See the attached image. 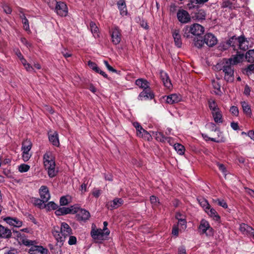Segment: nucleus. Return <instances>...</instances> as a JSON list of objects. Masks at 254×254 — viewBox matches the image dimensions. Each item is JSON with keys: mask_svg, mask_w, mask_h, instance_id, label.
<instances>
[{"mask_svg": "<svg viewBox=\"0 0 254 254\" xmlns=\"http://www.w3.org/2000/svg\"><path fill=\"white\" fill-rule=\"evenodd\" d=\"M231 59H223L216 65L217 69L222 70L224 73V79L228 82H232L234 79V69L231 64Z\"/></svg>", "mask_w": 254, "mask_h": 254, "instance_id": "nucleus-1", "label": "nucleus"}, {"mask_svg": "<svg viewBox=\"0 0 254 254\" xmlns=\"http://www.w3.org/2000/svg\"><path fill=\"white\" fill-rule=\"evenodd\" d=\"M52 233L58 242L63 243L65 241V238L72 234V229L65 222H62L61 227L55 226L52 230Z\"/></svg>", "mask_w": 254, "mask_h": 254, "instance_id": "nucleus-2", "label": "nucleus"}, {"mask_svg": "<svg viewBox=\"0 0 254 254\" xmlns=\"http://www.w3.org/2000/svg\"><path fill=\"white\" fill-rule=\"evenodd\" d=\"M31 244L26 247H30L28 253L30 254H48V250L42 246L38 245V242L36 240H32Z\"/></svg>", "mask_w": 254, "mask_h": 254, "instance_id": "nucleus-3", "label": "nucleus"}, {"mask_svg": "<svg viewBox=\"0 0 254 254\" xmlns=\"http://www.w3.org/2000/svg\"><path fill=\"white\" fill-rule=\"evenodd\" d=\"M198 231L201 234L210 236L213 234V229L210 227L209 222L205 219H202L198 227Z\"/></svg>", "mask_w": 254, "mask_h": 254, "instance_id": "nucleus-4", "label": "nucleus"}, {"mask_svg": "<svg viewBox=\"0 0 254 254\" xmlns=\"http://www.w3.org/2000/svg\"><path fill=\"white\" fill-rule=\"evenodd\" d=\"M56 3L55 11L61 16H65L68 13L66 5L63 2L53 0Z\"/></svg>", "mask_w": 254, "mask_h": 254, "instance_id": "nucleus-5", "label": "nucleus"}, {"mask_svg": "<svg viewBox=\"0 0 254 254\" xmlns=\"http://www.w3.org/2000/svg\"><path fill=\"white\" fill-rule=\"evenodd\" d=\"M13 233L14 235V238L16 239L20 244L27 246L29 245V244H30L33 243L31 240L28 238V237L24 234H21L19 232L13 231Z\"/></svg>", "mask_w": 254, "mask_h": 254, "instance_id": "nucleus-6", "label": "nucleus"}, {"mask_svg": "<svg viewBox=\"0 0 254 254\" xmlns=\"http://www.w3.org/2000/svg\"><path fill=\"white\" fill-rule=\"evenodd\" d=\"M112 41L115 45L120 43L121 40V31L119 27L115 26L111 30Z\"/></svg>", "mask_w": 254, "mask_h": 254, "instance_id": "nucleus-7", "label": "nucleus"}, {"mask_svg": "<svg viewBox=\"0 0 254 254\" xmlns=\"http://www.w3.org/2000/svg\"><path fill=\"white\" fill-rule=\"evenodd\" d=\"M177 18L178 20L182 23H188L191 20L190 16L188 12L184 9L179 10L178 11Z\"/></svg>", "mask_w": 254, "mask_h": 254, "instance_id": "nucleus-8", "label": "nucleus"}, {"mask_svg": "<svg viewBox=\"0 0 254 254\" xmlns=\"http://www.w3.org/2000/svg\"><path fill=\"white\" fill-rule=\"evenodd\" d=\"M90 216V214L88 211L80 208H79L76 216L77 220L80 222L86 221L89 218Z\"/></svg>", "mask_w": 254, "mask_h": 254, "instance_id": "nucleus-9", "label": "nucleus"}, {"mask_svg": "<svg viewBox=\"0 0 254 254\" xmlns=\"http://www.w3.org/2000/svg\"><path fill=\"white\" fill-rule=\"evenodd\" d=\"M154 95L151 91L150 88L143 89V91L140 93L138 95V99L139 100L152 99L154 98Z\"/></svg>", "mask_w": 254, "mask_h": 254, "instance_id": "nucleus-10", "label": "nucleus"}, {"mask_svg": "<svg viewBox=\"0 0 254 254\" xmlns=\"http://www.w3.org/2000/svg\"><path fill=\"white\" fill-rule=\"evenodd\" d=\"M204 42L209 47H213L217 44V39L211 33H207L204 36Z\"/></svg>", "mask_w": 254, "mask_h": 254, "instance_id": "nucleus-11", "label": "nucleus"}, {"mask_svg": "<svg viewBox=\"0 0 254 254\" xmlns=\"http://www.w3.org/2000/svg\"><path fill=\"white\" fill-rule=\"evenodd\" d=\"M3 219L6 223L14 227H20L22 225V221L15 217H6Z\"/></svg>", "mask_w": 254, "mask_h": 254, "instance_id": "nucleus-12", "label": "nucleus"}, {"mask_svg": "<svg viewBox=\"0 0 254 254\" xmlns=\"http://www.w3.org/2000/svg\"><path fill=\"white\" fill-rule=\"evenodd\" d=\"M39 193L44 202H47L50 198V194L47 187L42 186L39 189Z\"/></svg>", "mask_w": 254, "mask_h": 254, "instance_id": "nucleus-13", "label": "nucleus"}, {"mask_svg": "<svg viewBox=\"0 0 254 254\" xmlns=\"http://www.w3.org/2000/svg\"><path fill=\"white\" fill-rule=\"evenodd\" d=\"M239 48L240 50L245 51L249 48V42L245 37L241 35L238 37Z\"/></svg>", "mask_w": 254, "mask_h": 254, "instance_id": "nucleus-14", "label": "nucleus"}, {"mask_svg": "<svg viewBox=\"0 0 254 254\" xmlns=\"http://www.w3.org/2000/svg\"><path fill=\"white\" fill-rule=\"evenodd\" d=\"M44 166L54 165L55 164L54 157L51 152H47L43 156Z\"/></svg>", "mask_w": 254, "mask_h": 254, "instance_id": "nucleus-15", "label": "nucleus"}, {"mask_svg": "<svg viewBox=\"0 0 254 254\" xmlns=\"http://www.w3.org/2000/svg\"><path fill=\"white\" fill-rule=\"evenodd\" d=\"M172 33L174 38L175 45L178 48L181 47L182 42L181 40V36L180 33V30L178 29L173 30Z\"/></svg>", "mask_w": 254, "mask_h": 254, "instance_id": "nucleus-16", "label": "nucleus"}, {"mask_svg": "<svg viewBox=\"0 0 254 254\" xmlns=\"http://www.w3.org/2000/svg\"><path fill=\"white\" fill-rule=\"evenodd\" d=\"M12 237L11 230L0 224V238L9 239Z\"/></svg>", "mask_w": 254, "mask_h": 254, "instance_id": "nucleus-17", "label": "nucleus"}, {"mask_svg": "<svg viewBox=\"0 0 254 254\" xmlns=\"http://www.w3.org/2000/svg\"><path fill=\"white\" fill-rule=\"evenodd\" d=\"M124 201L122 198H116L109 202L107 206L108 208L114 209L118 208L123 204Z\"/></svg>", "mask_w": 254, "mask_h": 254, "instance_id": "nucleus-18", "label": "nucleus"}, {"mask_svg": "<svg viewBox=\"0 0 254 254\" xmlns=\"http://www.w3.org/2000/svg\"><path fill=\"white\" fill-rule=\"evenodd\" d=\"M191 34L198 36L203 33L204 28L199 24L195 23L190 26Z\"/></svg>", "mask_w": 254, "mask_h": 254, "instance_id": "nucleus-19", "label": "nucleus"}, {"mask_svg": "<svg viewBox=\"0 0 254 254\" xmlns=\"http://www.w3.org/2000/svg\"><path fill=\"white\" fill-rule=\"evenodd\" d=\"M164 98L165 97H163ZM181 100V97L177 94H172L166 97V101L170 104H173L178 103Z\"/></svg>", "mask_w": 254, "mask_h": 254, "instance_id": "nucleus-20", "label": "nucleus"}, {"mask_svg": "<svg viewBox=\"0 0 254 254\" xmlns=\"http://www.w3.org/2000/svg\"><path fill=\"white\" fill-rule=\"evenodd\" d=\"M91 235L94 240H103L104 239V232L101 229L97 230L92 229L91 231Z\"/></svg>", "mask_w": 254, "mask_h": 254, "instance_id": "nucleus-21", "label": "nucleus"}, {"mask_svg": "<svg viewBox=\"0 0 254 254\" xmlns=\"http://www.w3.org/2000/svg\"><path fill=\"white\" fill-rule=\"evenodd\" d=\"M160 77L165 87L170 88L172 87V83L168 75L163 71H160Z\"/></svg>", "mask_w": 254, "mask_h": 254, "instance_id": "nucleus-22", "label": "nucleus"}, {"mask_svg": "<svg viewBox=\"0 0 254 254\" xmlns=\"http://www.w3.org/2000/svg\"><path fill=\"white\" fill-rule=\"evenodd\" d=\"M244 57V54L237 51L236 55L233 56V57L229 58V59H231V64L234 65L242 62Z\"/></svg>", "mask_w": 254, "mask_h": 254, "instance_id": "nucleus-23", "label": "nucleus"}, {"mask_svg": "<svg viewBox=\"0 0 254 254\" xmlns=\"http://www.w3.org/2000/svg\"><path fill=\"white\" fill-rule=\"evenodd\" d=\"M135 84L143 90L150 88V83L143 78H139L136 80Z\"/></svg>", "mask_w": 254, "mask_h": 254, "instance_id": "nucleus-24", "label": "nucleus"}, {"mask_svg": "<svg viewBox=\"0 0 254 254\" xmlns=\"http://www.w3.org/2000/svg\"><path fill=\"white\" fill-rule=\"evenodd\" d=\"M117 5L120 11V14L122 16L127 15V14L126 4L124 0H120L117 2Z\"/></svg>", "mask_w": 254, "mask_h": 254, "instance_id": "nucleus-25", "label": "nucleus"}, {"mask_svg": "<svg viewBox=\"0 0 254 254\" xmlns=\"http://www.w3.org/2000/svg\"><path fill=\"white\" fill-rule=\"evenodd\" d=\"M205 211L209 216L212 217L215 221H218L220 220V217L214 209L210 208V206Z\"/></svg>", "mask_w": 254, "mask_h": 254, "instance_id": "nucleus-26", "label": "nucleus"}, {"mask_svg": "<svg viewBox=\"0 0 254 254\" xmlns=\"http://www.w3.org/2000/svg\"><path fill=\"white\" fill-rule=\"evenodd\" d=\"M49 139L50 142L53 145L56 146H59L60 145L58 134L57 132L55 131L53 134H50L49 135Z\"/></svg>", "mask_w": 254, "mask_h": 254, "instance_id": "nucleus-27", "label": "nucleus"}, {"mask_svg": "<svg viewBox=\"0 0 254 254\" xmlns=\"http://www.w3.org/2000/svg\"><path fill=\"white\" fill-rule=\"evenodd\" d=\"M212 113L214 122L217 124L223 123V118L221 111L220 110L213 112Z\"/></svg>", "mask_w": 254, "mask_h": 254, "instance_id": "nucleus-28", "label": "nucleus"}, {"mask_svg": "<svg viewBox=\"0 0 254 254\" xmlns=\"http://www.w3.org/2000/svg\"><path fill=\"white\" fill-rule=\"evenodd\" d=\"M55 166L56 164L48 165V166H45L46 169L48 171V175L50 178L55 177L58 173V171L56 170Z\"/></svg>", "mask_w": 254, "mask_h": 254, "instance_id": "nucleus-29", "label": "nucleus"}, {"mask_svg": "<svg viewBox=\"0 0 254 254\" xmlns=\"http://www.w3.org/2000/svg\"><path fill=\"white\" fill-rule=\"evenodd\" d=\"M238 43V38H236L235 36H233L231 38L229 39L228 41L226 42V48H224V49H226L228 47H232L234 48V50H236V45Z\"/></svg>", "mask_w": 254, "mask_h": 254, "instance_id": "nucleus-30", "label": "nucleus"}, {"mask_svg": "<svg viewBox=\"0 0 254 254\" xmlns=\"http://www.w3.org/2000/svg\"><path fill=\"white\" fill-rule=\"evenodd\" d=\"M239 229L244 234L250 235L253 228L247 224L242 223L240 225Z\"/></svg>", "mask_w": 254, "mask_h": 254, "instance_id": "nucleus-31", "label": "nucleus"}, {"mask_svg": "<svg viewBox=\"0 0 254 254\" xmlns=\"http://www.w3.org/2000/svg\"><path fill=\"white\" fill-rule=\"evenodd\" d=\"M32 147V143L29 140H25L22 143V150L23 151L29 152Z\"/></svg>", "mask_w": 254, "mask_h": 254, "instance_id": "nucleus-32", "label": "nucleus"}, {"mask_svg": "<svg viewBox=\"0 0 254 254\" xmlns=\"http://www.w3.org/2000/svg\"><path fill=\"white\" fill-rule=\"evenodd\" d=\"M245 58L249 63H254V49L249 50L246 54Z\"/></svg>", "mask_w": 254, "mask_h": 254, "instance_id": "nucleus-33", "label": "nucleus"}, {"mask_svg": "<svg viewBox=\"0 0 254 254\" xmlns=\"http://www.w3.org/2000/svg\"><path fill=\"white\" fill-rule=\"evenodd\" d=\"M244 112L248 115L251 114V109L250 106L247 102L245 101L241 102V103Z\"/></svg>", "mask_w": 254, "mask_h": 254, "instance_id": "nucleus-34", "label": "nucleus"}, {"mask_svg": "<svg viewBox=\"0 0 254 254\" xmlns=\"http://www.w3.org/2000/svg\"><path fill=\"white\" fill-rule=\"evenodd\" d=\"M69 212L68 208L63 207H60L56 210L55 211V214L56 215L60 216L69 214Z\"/></svg>", "mask_w": 254, "mask_h": 254, "instance_id": "nucleus-35", "label": "nucleus"}, {"mask_svg": "<svg viewBox=\"0 0 254 254\" xmlns=\"http://www.w3.org/2000/svg\"><path fill=\"white\" fill-rule=\"evenodd\" d=\"M208 105H209V108H210V109L211 111V113L220 110V109L218 107L217 103L214 100H209L208 101Z\"/></svg>", "mask_w": 254, "mask_h": 254, "instance_id": "nucleus-36", "label": "nucleus"}, {"mask_svg": "<svg viewBox=\"0 0 254 254\" xmlns=\"http://www.w3.org/2000/svg\"><path fill=\"white\" fill-rule=\"evenodd\" d=\"M174 148L180 155H183L184 153L185 147L182 144L180 143H175L174 144Z\"/></svg>", "mask_w": 254, "mask_h": 254, "instance_id": "nucleus-37", "label": "nucleus"}, {"mask_svg": "<svg viewBox=\"0 0 254 254\" xmlns=\"http://www.w3.org/2000/svg\"><path fill=\"white\" fill-rule=\"evenodd\" d=\"M197 200L200 205L203 208L205 211L206 210V209H208V207H209L210 205L206 199H205L204 198H198Z\"/></svg>", "mask_w": 254, "mask_h": 254, "instance_id": "nucleus-38", "label": "nucleus"}, {"mask_svg": "<svg viewBox=\"0 0 254 254\" xmlns=\"http://www.w3.org/2000/svg\"><path fill=\"white\" fill-rule=\"evenodd\" d=\"M154 136L158 141L160 142H165L166 141V137L164 136L163 133L161 132H155L153 133Z\"/></svg>", "mask_w": 254, "mask_h": 254, "instance_id": "nucleus-39", "label": "nucleus"}, {"mask_svg": "<svg viewBox=\"0 0 254 254\" xmlns=\"http://www.w3.org/2000/svg\"><path fill=\"white\" fill-rule=\"evenodd\" d=\"M212 85H213V88L215 89L214 92H215V94L217 95H221L222 93V92L220 90L221 86H220V84L217 81L214 80L212 81Z\"/></svg>", "mask_w": 254, "mask_h": 254, "instance_id": "nucleus-40", "label": "nucleus"}, {"mask_svg": "<svg viewBox=\"0 0 254 254\" xmlns=\"http://www.w3.org/2000/svg\"><path fill=\"white\" fill-rule=\"evenodd\" d=\"M190 34H191L190 26L187 25L183 29V36L187 38H190Z\"/></svg>", "mask_w": 254, "mask_h": 254, "instance_id": "nucleus-41", "label": "nucleus"}, {"mask_svg": "<svg viewBox=\"0 0 254 254\" xmlns=\"http://www.w3.org/2000/svg\"><path fill=\"white\" fill-rule=\"evenodd\" d=\"M70 199V197L68 195L62 196L60 200V205L62 206L67 205Z\"/></svg>", "mask_w": 254, "mask_h": 254, "instance_id": "nucleus-42", "label": "nucleus"}, {"mask_svg": "<svg viewBox=\"0 0 254 254\" xmlns=\"http://www.w3.org/2000/svg\"><path fill=\"white\" fill-rule=\"evenodd\" d=\"M29 169L30 166L25 164H22L18 166V171L21 173L26 172Z\"/></svg>", "mask_w": 254, "mask_h": 254, "instance_id": "nucleus-43", "label": "nucleus"}, {"mask_svg": "<svg viewBox=\"0 0 254 254\" xmlns=\"http://www.w3.org/2000/svg\"><path fill=\"white\" fill-rule=\"evenodd\" d=\"M45 207L48 210H50L51 209L55 210L57 208L58 205L53 201H50L45 205Z\"/></svg>", "mask_w": 254, "mask_h": 254, "instance_id": "nucleus-44", "label": "nucleus"}, {"mask_svg": "<svg viewBox=\"0 0 254 254\" xmlns=\"http://www.w3.org/2000/svg\"><path fill=\"white\" fill-rule=\"evenodd\" d=\"M136 135L139 137H146L149 135L148 132L143 128V130L139 129L136 131Z\"/></svg>", "mask_w": 254, "mask_h": 254, "instance_id": "nucleus-45", "label": "nucleus"}, {"mask_svg": "<svg viewBox=\"0 0 254 254\" xmlns=\"http://www.w3.org/2000/svg\"><path fill=\"white\" fill-rule=\"evenodd\" d=\"M88 65L90 67V68L94 70L96 72V71H99V67L96 63L89 61L88 62Z\"/></svg>", "mask_w": 254, "mask_h": 254, "instance_id": "nucleus-46", "label": "nucleus"}, {"mask_svg": "<svg viewBox=\"0 0 254 254\" xmlns=\"http://www.w3.org/2000/svg\"><path fill=\"white\" fill-rule=\"evenodd\" d=\"M90 27L91 32L93 34H97L98 31V28L94 22H91L90 23Z\"/></svg>", "mask_w": 254, "mask_h": 254, "instance_id": "nucleus-47", "label": "nucleus"}, {"mask_svg": "<svg viewBox=\"0 0 254 254\" xmlns=\"http://www.w3.org/2000/svg\"><path fill=\"white\" fill-rule=\"evenodd\" d=\"M22 23L23 24L24 29L27 31H29L30 28L28 19L26 18H23L22 21Z\"/></svg>", "mask_w": 254, "mask_h": 254, "instance_id": "nucleus-48", "label": "nucleus"}, {"mask_svg": "<svg viewBox=\"0 0 254 254\" xmlns=\"http://www.w3.org/2000/svg\"><path fill=\"white\" fill-rule=\"evenodd\" d=\"M2 7L3 9V11L6 14H10L12 10L11 8L9 7L8 5L6 3H3L2 4Z\"/></svg>", "mask_w": 254, "mask_h": 254, "instance_id": "nucleus-49", "label": "nucleus"}, {"mask_svg": "<svg viewBox=\"0 0 254 254\" xmlns=\"http://www.w3.org/2000/svg\"><path fill=\"white\" fill-rule=\"evenodd\" d=\"M45 202L43 201V199H40L39 198H34L33 200V203L35 205L38 206L39 207H41L43 203H44Z\"/></svg>", "mask_w": 254, "mask_h": 254, "instance_id": "nucleus-50", "label": "nucleus"}, {"mask_svg": "<svg viewBox=\"0 0 254 254\" xmlns=\"http://www.w3.org/2000/svg\"><path fill=\"white\" fill-rule=\"evenodd\" d=\"M31 156V155L29 154V152L23 151L22 158L24 161L26 162L28 161Z\"/></svg>", "mask_w": 254, "mask_h": 254, "instance_id": "nucleus-51", "label": "nucleus"}, {"mask_svg": "<svg viewBox=\"0 0 254 254\" xmlns=\"http://www.w3.org/2000/svg\"><path fill=\"white\" fill-rule=\"evenodd\" d=\"M69 209V213H77L78 212V210H79V207L77 206H76L75 205L71 206L69 207H68Z\"/></svg>", "mask_w": 254, "mask_h": 254, "instance_id": "nucleus-52", "label": "nucleus"}, {"mask_svg": "<svg viewBox=\"0 0 254 254\" xmlns=\"http://www.w3.org/2000/svg\"><path fill=\"white\" fill-rule=\"evenodd\" d=\"M187 222L185 219L178 221V225L180 226L182 229H185L187 227Z\"/></svg>", "mask_w": 254, "mask_h": 254, "instance_id": "nucleus-53", "label": "nucleus"}, {"mask_svg": "<svg viewBox=\"0 0 254 254\" xmlns=\"http://www.w3.org/2000/svg\"><path fill=\"white\" fill-rule=\"evenodd\" d=\"M76 238L75 236H69L68 243L69 245H75L76 243Z\"/></svg>", "mask_w": 254, "mask_h": 254, "instance_id": "nucleus-54", "label": "nucleus"}, {"mask_svg": "<svg viewBox=\"0 0 254 254\" xmlns=\"http://www.w3.org/2000/svg\"><path fill=\"white\" fill-rule=\"evenodd\" d=\"M150 200L151 203L154 205H157L158 203H159L158 199L154 195H152L150 197Z\"/></svg>", "mask_w": 254, "mask_h": 254, "instance_id": "nucleus-55", "label": "nucleus"}, {"mask_svg": "<svg viewBox=\"0 0 254 254\" xmlns=\"http://www.w3.org/2000/svg\"><path fill=\"white\" fill-rule=\"evenodd\" d=\"M230 111L231 112V113L235 116H237L239 114V110L238 108L236 106H232L231 107Z\"/></svg>", "mask_w": 254, "mask_h": 254, "instance_id": "nucleus-56", "label": "nucleus"}, {"mask_svg": "<svg viewBox=\"0 0 254 254\" xmlns=\"http://www.w3.org/2000/svg\"><path fill=\"white\" fill-rule=\"evenodd\" d=\"M104 63L105 65V66H106V67L107 68V69L110 71H112V72H117V70H116L115 69H114L113 67H112L108 63V62L107 61H104Z\"/></svg>", "mask_w": 254, "mask_h": 254, "instance_id": "nucleus-57", "label": "nucleus"}, {"mask_svg": "<svg viewBox=\"0 0 254 254\" xmlns=\"http://www.w3.org/2000/svg\"><path fill=\"white\" fill-rule=\"evenodd\" d=\"M217 201L218 202V204L219 206H221L224 208H227V204L224 200H221L218 199L217 200Z\"/></svg>", "mask_w": 254, "mask_h": 254, "instance_id": "nucleus-58", "label": "nucleus"}, {"mask_svg": "<svg viewBox=\"0 0 254 254\" xmlns=\"http://www.w3.org/2000/svg\"><path fill=\"white\" fill-rule=\"evenodd\" d=\"M205 43L204 42V39L202 40H197L194 42V45L196 47L200 48L202 47V45Z\"/></svg>", "mask_w": 254, "mask_h": 254, "instance_id": "nucleus-59", "label": "nucleus"}, {"mask_svg": "<svg viewBox=\"0 0 254 254\" xmlns=\"http://www.w3.org/2000/svg\"><path fill=\"white\" fill-rule=\"evenodd\" d=\"M217 166L218 167L219 169L225 175H226L227 170L224 166V165L222 164H217Z\"/></svg>", "mask_w": 254, "mask_h": 254, "instance_id": "nucleus-60", "label": "nucleus"}, {"mask_svg": "<svg viewBox=\"0 0 254 254\" xmlns=\"http://www.w3.org/2000/svg\"><path fill=\"white\" fill-rule=\"evenodd\" d=\"M101 193V191L97 189H94L92 191V194L95 197H98Z\"/></svg>", "mask_w": 254, "mask_h": 254, "instance_id": "nucleus-61", "label": "nucleus"}, {"mask_svg": "<svg viewBox=\"0 0 254 254\" xmlns=\"http://www.w3.org/2000/svg\"><path fill=\"white\" fill-rule=\"evenodd\" d=\"M247 73L254 71V64H250L245 69Z\"/></svg>", "mask_w": 254, "mask_h": 254, "instance_id": "nucleus-62", "label": "nucleus"}, {"mask_svg": "<svg viewBox=\"0 0 254 254\" xmlns=\"http://www.w3.org/2000/svg\"><path fill=\"white\" fill-rule=\"evenodd\" d=\"M21 42L25 45L27 47H30L31 46V45L30 43L28 42L27 39L25 38H21Z\"/></svg>", "mask_w": 254, "mask_h": 254, "instance_id": "nucleus-63", "label": "nucleus"}, {"mask_svg": "<svg viewBox=\"0 0 254 254\" xmlns=\"http://www.w3.org/2000/svg\"><path fill=\"white\" fill-rule=\"evenodd\" d=\"M4 254H18V253L16 249H13L5 252Z\"/></svg>", "mask_w": 254, "mask_h": 254, "instance_id": "nucleus-64", "label": "nucleus"}]
</instances>
